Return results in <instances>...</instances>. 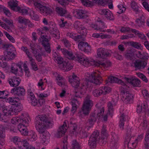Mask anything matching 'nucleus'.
Listing matches in <instances>:
<instances>
[{"label": "nucleus", "instance_id": "bb28decb", "mask_svg": "<svg viewBox=\"0 0 149 149\" xmlns=\"http://www.w3.org/2000/svg\"><path fill=\"white\" fill-rule=\"evenodd\" d=\"M91 110L82 106L81 110L78 112V115L80 118H82L84 116L88 115Z\"/></svg>", "mask_w": 149, "mask_h": 149}, {"label": "nucleus", "instance_id": "3c124183", "mask_svg": "<svg viewBox=\"0 0 149 149\" xmlns=\"http://www.w3.org/2000/svg\"><path fill=\"white\" fill-rule=\"evenodd\" d=\"M106 127L105 125H103L101 130V133L102 136L101 138L104 139L108 136V133L106 129Z\"/></svg>", "mask_w": 149, "mask_h": 149}, {"label": "nucleus", "instance_id": "ea45409f", "mask_svg": "<svg viewBox=\"0 0 149 149\" xmlns=\"http://www.w3.org/2000/svg\"><path fill=\"white\" fill-rule=\"evenodd\" d=\"M145 25V22L141 18L136 19L135 21V26L136 28L143 27Z\"/></svg>", "mask_w": 149, "mask_h": 149}, {"label": "nucleus", "instance_id": "58836bf2", "mask_svg": "<svg viewBox=\"0 0 149 149\" xmlns=\"http://www.w3.org/2000/svg\"><path fill=\"white\" fill-rule=\"evenodd\" d=\"M35 87L32 84L30 83L28 84L27 90L28 96L34 95L33 92L34 91Z\"/></svg>", "mask_w": 149, "mask_h": 149}, {"label": "nucleus", "instance_id": "f3484780", "mask_svg": "<svg viewBox=\"0 0 149 149\" xmlns=\"http://www.w3.org/2000/svg\"><path fill=\"white\" fill-rule=\"evenodd\" d=\"M78 47L80 50L86 53L90 52L91 51L90 47L86 42H80L78 45Z\"/></svg>", "mask_w": 149, "mask_h": 149}, {"label": "nucleus", "instance_id": "5fc2aeb1", "mask_svg": "<svg viewBox=\"0 0 149 149\" xmlns=\"http://www.w3.org/2000/svg\"><path fill=\"white\" fill-rule=\"evenodd\" d=\"M24 142V146L22 149H36L35 147L29 145L27 141H25Z\"/></svg>", "mask_w": 149, "mask_h": 149}, {"label": "nucleus", "instance_id": "c85d7f7f", "mask_svg": "<svg viewBox=\"0 0 149 149\" xmlns=\"http://www.w3.org/2000/svg\"><path fill=\"white\" fill-rule=\"evenodd\" d=\"M108 81L111 83H117L119 84H120L122 86H124L125 85V84L121 80L113 76L109 77L108 78Z\"/></svg>", "mask_w": 149, "mask_h": 149}, {"label": "nucleus", "instance_id": "393cba45", "mask_svg": "<svg viewBox=\"0 0 149 149\" xmlns=\"http://www.w3.org/2000/svg\"><path fill=\"white\" fill-rule=\"evenodd\" d=\"M97 56L102 58H104L106 56L110 55L109 52H105L104 49L102 48L98 49L97 50Z\"/></svg>", "mask_w": 149, "mask_h": 149}, {"label": "nucleus", "instance_id": "f704fd0d", "mask_svg": "<svg viewBox=\"0 0 149 149\" xmlns=\"http://www.w3.org/2000/svg\"><path fill=\"white\" fill-rule=\"evenodd\" d=\"M82 4L85 6L91 7L96 4L95 0L90 1L89 0H79Z\"/></svg>", "mask_w": 149, "mask_h": 149}, {"label": "nucleus", "instance_id": "ddd939ff", "mask_svg": "<svg viewBox=\"0 0 149 149\" xmlns=\"http://www.w3.org/2000/svg\"><path fill=\"white\" fill-rule=\"evenodd\" d=\"M41 38L42 39V44L45 47V50L48 53H50L51 49L50 47V44L48 42L50 39L49 36H46L41 35Z\"/></svg>", "mask_w": 149, "mask_h": 149}, {"label": "nucleus", "instance_id": "6e6552de", "mask_svg": "<svg viewBox=\"0 0 149 149\" xmlns=\"http://www.w3.org/2000/svg\"><path fill=\"white\" fill-rule=\"evenodd\" d=\"M99 132L98 131L93 132L88 141V144L91 149H95L96 146V142L100 139Z\"/></svg>", "mask_w": 149, "mask_h": 149}, {"label": "nucleus", "instance_id": "0e129e2a", "mask_svg": "<svg viewBox=\"0 0 149 149\" xmlns=\"http://www.w3.org/2000/svg\"><path fill=\"white\" fill-rule=\"evenodd\" d=\"M131 31H132V30H131L129 27H121L120 29V31L123 33H126L128 32Z\"/></svg>", "mask_w": 149, "mask_h": 149}, {"label": "nucleus", "instance_id": "e433bc0d", "mask_svg": "<svg viewBox=\"0 0 149 149\" xmlns=\"http://www.w3.org/2000/svg\"><path fill=\"white\" fill-rule=\"evenodd\" d=\"M132 31L135 34L137 35L138 37L142 40H146V37L144 34L139 31L135 29H132Z\"/></svg>", "mask_w": 149, "mask_h": 149}, {"label": "nucleus", "instance_id": "4c0bfd02", "mask_svg": "<svg viewBox=\"0 0 149 149\" xmlns=\"http://www.w3.org/2000/svg\"><path fill=\"white\" fill-rule=\"evenodd\" d=\"M18 2L16 0H12L8 2V4L11 8L13 10H16Z\"/></svg>", "mask_w": 149, "mask_h": 149}, {"label": "nucleus", "instance_id": "8fccbe9b", "mask_svg": "<svg viewBox=\"0 0 149 149\" xmlns=\"http://www.w3.org/2000/svg\"><path fill=\"white\" fill-rule=\"evenodd\" d=\"M18 21L19 23L21 24H23L26 25L27 24L30 22V21L29 19L21 16L19 17Z\"/></svg>", "mask_w": 149, "mask_h": 149}, {"label": "nucleus", "instance_id": "e2e57ef3", "mask_svg": "<svg viewBox=\"0 0 149 149\" xmlns=\"http://www.w3.org/2000/svg\"><path fill=\"white\" fill-rule=\"evenodd\" d=\"M5 132L3 127L1 126H0V137L4 138L5 137Z\"/></svg>", "mask_w": 149, "mask_h": 149}, {"label": "nucleus", "instance_id": "cd10ccee", "mask_svg": "<svg viewBox=\"0 0 149 149\" xmlns=\"http://www.w3.org/2000/svg\"><path fill=\"white\" fill-rule=\"evenodd\" d=\"M54 74L56 78L57 83L58 85L62 86L65 84L66 80L61 75L57 73H54Z\"/></svg>", "mask_w": 149, "mask_h": 149}, {"label": "nucleus", "instance_id": "5701e85b", "mask_svg": "<svg viewBox=\"0 0 149 149\" xmlns=\"http://www.w3.org/2000/svg\"><path fill=\"white\" fill-rule=\"evenodd\" d=\"M6 102L12 105H16L20 103V100L18 97H10L6 99Z\"/></svg>", "mask_w": 149, "mask_h": 149}, {"label": "nucleus", "instance_id": "4468645a", "mask_svg": "<svg viewBox=\"0 0 149 149\" xmlns=\"http://www.w3.org/2000/svg\"><path fill=\"white\" fill-rule=\"evenodd\" d=\"M16 51L15 48L12 45L9 47L8 49L7 54L5 56L8 61L14 58L15 56Z\"/></svg>", "mask_w": 149, "mask_h": 149}, {"label": "nucleus", "instance_id": "052dcab7", "mask_svg": "<svg viewBox=\"0 0 149 149\" xmlns=\"http://www.w3.org/2000/svg\"><path fill=\"white\" fill-rule=\"evenodd\" d=\"M93 95L95 97H97L102 95L100 90V88L97 89L93 90L92 92Z\"/></svg>", "mask_w": 149, "mask_h": 149}, {"label": "nucleus", "instance_id": "f8f14e48", "mask_svg": "<svg viewBox=\"0 0 149 149\" xmlns=\"http://www.w3.org/2000/svg\"><path fill=\"white\" fill-rule=\"evenodd\" d=\"M124 79L127 83L134 86H138L140 83V80L133 76L125 77Z\"/></svg>", "mask_w": 149, "mask_h": 149}, {"label": "nucleus", "instance_id": "a878e982", "mask_svg": "<svg viewBox=\"0 0 149 149\" xmlns=\"http://www.w3.org/2000/svg\"><path fill=\"white\" fill-rule=\"evenodd\" d=\"M127 141L128 142V147L130 149H134L138 143L134 139V137H131L129 139L127 138Z\"/></svg>", "mask_w": 149, "mask_h": 149}, {"label": "nucleus", "instance_id": "37998d69", "mask_svg": "<svg viewBox=\"0 0 149 149\" xmlns=\"http://www.w3.org/2000/svg\"><path fill=\"white\" fill-rule=\"evenodd\" d=\"M28 100L31 104L33 106H36L37 104L38 101L34 95L28 96Z\"/></svg>", "mask_w": 149, "mask_h": 149}, {"label": "nucleus", "instance_id": "c03bdc74", "mask_svg": "<svg viewBox=\"0 0 149 149\" xmlns=\"http://www.w3.org/2000/svg\"><path fill=\"white\" fill-rule=\"evenodd\" d=\"M21 66L20 64L17 63H13L12 65L11 71L12 73L16 74L17 73L18 68L21 69Z\"/></svg>", "mask_w": 149, "mask_h": 149}, {"label": "nucleus", "instance_id": "13d9d810", "mask_svg": "<svg viewBox=\"0 0 149 149\" xmlns=\"http://www.w3.org/2000/svg\"><path fill=\"white\" fill-rule=\"evenodd\" d=\"M49 89L47 90L46 91L44 92L43 93H40L39 95L40 98L46 97L48 96L49 95Z\"/></svg>", "mask_w": 149, "mask_h": 149}, {"label": "nucleus", "instance_id": "69168bd1", "mask_svg": "<svg viewBox=\"0 0 149 149\" xmlns=\"http://www.w3.org/2000/svg\"><path fill=\"white\" fill-rule=\"evenodd\" d=\"M59 3L63 6H65L68 4V2L72 1V0H57Z\"/></svg>", "mask_w": 149, "mask_h": 149}, {"label": "nucleus", "instance_id": "49530a36", "mask_svg": "<svg viewBox=\"0 0 149 149\" xmlns=\"http://www.w3.org/2000/svg\"><path fill=\"white\" fill-rule=\"evenodd\" d=\"M29 58L32 69L35 71L37 70L38 69L34 60L31 56Z\"/></svg>", "mask_w": 149, "mask_h": 149}, {"label": "nucleus", "instance_id": "aec40b11", "mask_svg": "<svg viewBox=\"0 0 149 149\" xmlns=\"http://www.w3.org/2000/svg\"><path fill=\"white\" fill-rule=\"evenodd\" d=\"M20 79L17 77H11L8 79V82L10 86L13 87L18 86L20 83Z\"/></svg>", "mask_w": 149, "mask_h": 149}, {"label": "nucleus", "instance_id": "20e7f679", "mask_svg": "<svg viewBox=\"0 0 149 149\" xmlns=\"http://www.w3.org/2000/svg\"><path fill=\"white\" fill-rule=\"evenodd\" d=\"M62 53L68 58L74 60H77L81 64L85 67H89L91 65L96 66L98 65L97 61H95L91 58H84L83 54H77L74 56L71 52L67 51L66 49H61Z\"/></svg>", "mask_w": 149, "mask_h": 149}, {"label": "nucleus", "instance_id": "4be33fe9", "mask_svg": "<svg viewBox=\"0 0 149 149\" xmlns=\"http://www.w3.org/2000/svg\"><path fill=\"white\" fill-rule=\"evenodd\" d=\"M147 65L146 62L144 61L138 60L134 63L135 68L138 69H143Z\"/></svg>", "mask_w": 149, "mask_h": 149}, {"label": "nucleus", "instance_id": "473e14b6", "mask_svg": "<svg viewBox=\"0 0 149 149\" xmlns=\"http://www.w3.org/2000/svg\"><path fill=\"white\" fill-rule=\"evenodd\" d=\"M97 63L99 64L98 65H96L97 66H100L101 68H103L105 70H107L108 68L111 66V63L109 61H107L104 63H102L101 62L98 61H97Z\"/></svg>", "mask_w": 149, "mask_h": 149}, {"label": "nucleus", "instance_id": "338daca9", "mask_svg": "<svg viewBox=\"0 0 149 149\" xmlns=\"http://www.w3.org/2000/svg\"><path fill=\"white\" fill-rule=\"evenodd\" d=\"M148 1H143L142 3V5L145 9L149 12V5L148 3Z\"/></svg>", "mask_w": 149, "mask_h": 149}, {"label": "nucleus", "instance_id": "423d86ee", "mask_svg": "<svg viewBox=\"0 0 149 149\" xmlns=\"http://www.w3.org/2000/svg\"><path fill=\"white\" fill-rule=\"evenodd\" d=\"M38 0L34 3V6L36 10L40 11V13L45 16H47L52 13L54 10L52 7L42 6L38 2Z\"/></svg>", "mask_w": 149, "mask_h": 149}, {"label": "nucleus", "instance_id": "c9c22d12", "mask_svg": "<svg viewBox=\"0 0 149 149\" xmlns=\"http://www.w3.org/2000/svg\"><path fill=\"white\" fill-rule=\"evenodd\" d=\"M50 33L52 36L55 38L58 39L60 38V33L59 31L55 27L50 30Z\"/></svg>", "mask_w": 149, "mask_h": 149}, {"label": "nucleus", "instance_id": "603ef678", "mask_svg": "<svg viewBox=\"0 0 149 149\" xmlns=\"http://www.w3.org/2000/svg\"><path fill=\"white\" fill-rule=\"evenodd\" d=\"M80 146L76 140L72 141L71 149H80Z\"/></svg>", "mask_w": 149, "mask_h": 149}, {"label": "nucleus", "instance_id": "0eeeda50", "mask_svg": "<svg viewBox=\"0 0 149 149\" xmlns=\"http://www.w3.org/2000/svg\"><path fill=\"white\" fill-rule=\"evenodd\" d=\"M128 87L125 84L124 86H122L121 99L123 102L126 104H128L132 99L133 96L127 91Z\"/></svg>", "mask_w": 149, "mask_h": 149}, {"label": "nucleus", "instance_id": "680f3d73", "mask_svg": "<svg viewBox=\"0 0 149 149\" xmlns=\"http://www.w3.org/2000/svg\"><path fill=\"white\" fill-rule=\"evenodd\" d=\"M132 45L134 47L137 49H142V46L141 44L139 43L132 42Z\"/></svg>", "mask_w": 149, "mask_h": 149}, {"label": "nucleus", "instance_id": "7c9ffc66", "mask_svg": "<svg viewBox=\"0 0 149 149\" xmlns=\"http://www.w3.org/2000/svg\"><path fill=\"white\" fill-rule=\"evenodd\" d=\"M137 111L138 113H140L142 112H144L146 109L148 108V105L146 101H144L141 105H137Z\"/></svg>", "mask_w": 149, "mask_h": 149}, {"label": "nucleus", "instance_id": "72a5a7b5", "mask_svg": "<svg viewBox=\"0 0 149 149\" xmlns=\"http://www.w3.org/2000/svg\"><path fill=\"white\" fill-rule=\"evenodd\" d=\"M128 119V117L127 116L123 114L120 116V118L119 126L120 129H123L124 126V122Z\"/></svg>", "mask_w": 149, "mask_h": 149}, {"label": "nucleus", "instance_id": "f03ea898", "mask_svg": "<svg viewBox=\"0 0 149 149\" xmlns=\"http://www.w3.org/2000/svg\"><path fill=\"white\" fill-rule=\"evenodd\" d=\"M35 124L36 129L40 134L41 142L46 145L49 142V132L46 129L52 126L53 121L45 115H39L36 118Z\"/></svg>", "mask_w": 149, "mask_h": 149}, {"label": "nucleus", "instance_id": "1a4fd4ad", "mask_svg": "<svg viewBox=\"0 0 149 149\" xmlns=\"http://www.w3.org/2000/svg\"><path fill=\"white\" fill-rule=\"evenodd\" d=\"M56 62L57 63L60 65V68L65 70L66 71H68L70 70L72 68L69 62L65 61H63V59L60 56L56 60H55Z\"/></svg>", "mask_w": 149, "mask_h": 149}, {"label": "nucleus", "instance_id": "bf43d9fd", "mask_svg": "<svg viewBox=\"0 0 149 149\" xmlns=\"http://www.w3.org/2000/svg\"><path fill=\"white\" fill-rule=\"evenodd\" d=\"M4 33L6 37L10 42L12 43H15V40L13 37L10 35L6 31H4Z\"/></svg>", "mask_w": 149, "mask_h": 149}, {"label": "nucleus", "instance_id": "774afa93", "mask_svg": "<svg viewBox=\"0 0 149 149\" xmlns=\"http://www.w3.org/2000/svg\"><path fill=\"white\" fill-rule=\"evenodd\" d=\"M133 37L132 34H128L127 35H123L120 36V39L122 40L128 39Z\"/></svg>", "mask_w": 149, "mask_h": 149}, {"label": "nucleus", "instance_id": "a18cd8bd", "mask_svg": "<svg viewBox=\"0 0 149 149\" xmlns=\"http://www.w3.org/2000/svg\"><path fill=\"white\" fill-rule=\"evenodd\" d=\"M144 144L146 149H149V133L146 132L144 138Z\"/></svg>", "mask_w": 149, "mask_h": 149}, {"label": "nucleus", "instance_id": "a19ab883", "mask_svg": "<svg viewBox=\"0 0 149 149\" xmlns=\"http://www.w3.org/2000/svg\"><path fill=\"white\" fill-rule=\"evenodd\" d=\"M130 6L132 10L136 12V13H138L139 12V6L138 3L134 1H132L131 3Z\"/></svg>", "mask_w": 149, "mask_h": 149}, {"label": "nucleus", "instance_id": "9d476101", "mask_svg": "<svg viewBox=\"0 0 149 149\" xmlns=\"http://www.w3.org/2000/svg\"><path fill=\"white\" fill-rule=\"evenodd\" d=\"M2 19L4 22H6L8 25H7L6 24L0 20V26H1L2 28L9 32L11 31V29L14 28L13 21L4 17L2 18Z\"/></svg>", "mask_w": 149, "mask_h": 149}, {"label": "nucleus", "instance_id": "6ab92c4d", "mask_svg": "<svg viewBox=\"0 0 149 149\" xmlns=\"http://www.w3.org/2000/svg\"><path fill=\"white\" fill-rule=\"evenodd\" d=\"M87 12L82 10H78L74 12V16L77 18L81 19L86 18L87 17L86 13Z\"/></svg>", "mask_w": 149, "mask_h": 149}, {"label": "nucleus", "instance_id": "09e8293b", "mask_svg": "<svg viewBox=\"0 0 149 149\" xmlns=\"http://www.w3.org/2000/svg\"><path fill=\"white\" fill-rule=\"evenodd\" d=\"M15 106L13 107V110L14 111V112L15 113V115H17V113L22 110V106L19 103V104H17L15 105Z\"/></svg>", "mask_w": 149, "mask_h": 149}, {"label": "nucleus", "instance_id": "4d7b16f0", "mask_svg": "<svg viewBox=\"0 0 149 149\" xmlns=\"http://www.w3.org/2000/svg\"><path fill=\"white\" fill-rule=\"evenodd\" d=\"M118 11L117 13L118 14H121L124 12L125 10V7L122 4H120L118 5Z\"/></svg>", "mask_w": 149, "mask_h": 149}, {"label": "nucleus", "instance_id": "b1692460", "mask_svg": "<svg viewBox=\"0 0 149 149\" xmlns=\"http://www.w3.org/2000/svg\"><path fill=\"white\" fill-rule=\"evenodd\" d=\"M93 105V102L90 100V96H87L85 98L82 106L91 110Z\"/></svg>", "mask_w": 149, "mask_h": 149}, {"label": "nucleus", "instance_id": "dca6fc26", "mask_svg": "<svg viewBox=\"0 0 149 149\" xmlns=\"http://www.w3.org/2000/svg\"><path fill=\"white\" fill-rule=\"evenodd\" d=\"M69 81L72 87L75 88L78 87L79 79L76 75L73 74L70 76L69 77Z\"/></svg>", "mask_w": 149, "mask_h": 149}, {"label": "nucleus", "instance_id": "7ed1b4c3", "mask_svg": "<svg viewBox=\"0 0 149 149\" xmlns=\"http://www.w3.org/2000/svg\"><path fill=\"white\" fill-rule=\"evenodd\" d=\"M116 101L112 100L111 102H109L108 104V111L107 114L103 115L104 109L102 107L97 108L92 113L88 119L86 125L88 126L89 128L91 127L93 125L97 118L99 119L103 120L104 121H106L107 118V115L112 114L113 112V107L116 105Z\"/></svg>", "mask_w": 149, "mask_h": 149}, {"label": "nucleus", "instance_id": "9b49d317", "mask_svg": "<svg viewBox=\"0 0 149 149\" xmlns=\"http://www.w3.org/2000/svg\"><path fill=\"white\" fill-rule=\"evenodd\" d=\"M10 93L13 95L19 97H22L25 95V90L20 86L13 88L11 90Z\"/></svg>", "mask_w": 149, "mask_h": 149}, {"label": "nucleus", "instance_id": "a211bd4d", "mask_svg": "<svg viewBox=\"0 0 149 149\" xmlns=\"http://www.w3.org/2000/svg\"><path fill=\"white\" fill-rule=\"evenodd\" d=\"M112 141L110 143L111 149H116L118 147L117 141L118 140V137L114 133L112 134Z\"/></svg>", "mask_w": 149, "mask_h": 149}, {"label": "nucleus", "instance_id": "864d4df0", "mask_svg": "<svg viewBox=\"0 0 149 149\" xmlns=\"http://www.w3.org/2000/svg\"><path fill=\"white\" fill-rule=\"evenodd\" d=\"M56 12L61 16H63L66 13V10L61 8L57 7L56 9Z\"/></svg>", "mask_w": 149, "mask_h": 149}, {"label": "nucleus", "instance_id": "79ce46f5", "mask_svg": "<svg viewBox=\"0 0 149 149\" xmlns=\"http://www.w3.org/2000/svg\"><path fill=\"white\" fill-rule=\"evenodd\" d=\"M29 10V8L25 6H22L17 8L16 11H18L19 13H21L22 15H24L27 14Z\"/></svg>", "mask_w": 149, "mask_h": 149}, {"label": "nucleus", "instance_id": "f257e3e1", "mask_svg": "<svg viewBox=\"0 0 149 149\" xmlns=\"http://www.w3.org/2000/svg\"><path fill=\"white\" fill-rule=\"evenodd\" d=\"M23 114L21 116L13 117L11 119L10 122L14 125H17V127H11L10 130L14 132H17L19 130L23 135H28L27 139L31 141H33L37 140L38 138L36 133L34 131L31 130L28 132L26 127L28 125V118H26Z\"/></svg>", "mask_w": 149, "mask_h": 149}, {"label": "nucleus", "instance_id": "412c9836", "mask_svg": "<svg viewBox=\"0 0 149 149\" xmlns=\"http://www.w3.org/2000/svg\"><path fill=\"white\" fill-rule=\"evenodd\" d=\"M67 128L66 123L64 122L63 125L60 127L58 129L56 134V136L58 138L60 137L65 133Z\"/></svg>", "mask_w": 149, "mask_h": 149}, {"label": "nucleus", "instance_id": "c756f323", "mask_svg": "<svg viewBox=\"0 0 149 149\" xmlns=\"http://www.w3.org/2000/svg\"><path fill=\"white\" fill-rule=\"evenodd\" d=\"M102 12L107 19L110 20L114 19V17L112 13L108 9H103L102 10Z\"/></svg>", "mask_w": 149, "mask_h": 149}, {"label": "nucleus", "instance_id": "39448f33", "mask_svg": "<svg viewBox=\"0 0 149 149\" xmlns=\"http://www.w3.org/2000/svg\"><path fill=\"white\" fill-rule=\"evenodd\" d=\"M101 73L100 72L96 71L93 72L91 74L86 73V80L85 81V85L81 84V86L79 87V92H76L75 96L77 97H80L81 94L85 91L88 84L87 81L92 82L96 84H99L101 83L102 81V77L100 76Z\"/></svg>", "mask_w": 149, "mask_h": 149}, {"label": "nucleus", "instance_id": "6e6d98bb", "mask_svg": "<svg viewBox=\"0 0 149 149\" xmlns=\"http://www.w3.org/2000/svg\"><path fill=\"white\" fill-rule=\"evenodd\" d=\"M70 103L72 106L78 107H79L81 103L76 99H75L74 98H72L71 100Z\"/></svg>", "mask_w": 149, "mask_h": 149}, {"label": "nucleus", "instance_id": "2f4dec72", "mask_svg": "<svg viewBox=\"0 0 149 149\" xmlns=\"http://www.w3.org/2000/svg\"><path fill=\"white\" fill-rule=\"evenodd\" d=\"M67 36L74 39L76 41H78V42L83 40L81 36L77 35L72 32H68L67 34Z\"/></svg>", "mask_w": 149, "mask_h": 149}, {"label": "nucleus", "instance_id": "de8ad7c7", "mask_svg": "<svg viewBox=\"0 0 149 149\" xmlns=\"http://www.w3.org/2000/svg\"><path fill=\"white\" fill-rule=\"evenodd\" d=\"M85 128L84 127H83L81 128L79 132V135L81 138L86 137L88 136V134L86 132L87 130H88V128H87L86 130H85Z\"/></svg>", "mask_w": 149, "mask_h": 149}, {"label": "nucleus", "instance_id": "2eb2a0df", "mask_svg": "<svg viewBox=\"0 0 149 149\" xmlns=\"http://www.w3.org/2000/svg\"><path fill=\"white\" fill-rule=\"evenodd\" d=\"M12 141L19 149H22L23 148L24 142L27 141L26 139L21 140L19 137L17 136H13L12 138Z\"/></svg>", "mask_w": 149, "mask_h": 149}]
</instances>
